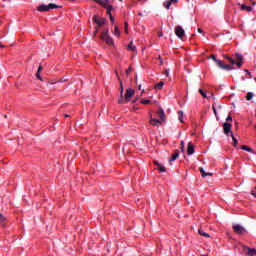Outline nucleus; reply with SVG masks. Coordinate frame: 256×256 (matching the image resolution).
Instances as JSON below:
<instances>
[{
  "label": "nucleus",
  "instance_id": "obj_1",
  "mask_svg": "<svg viewBox=\"0 0 256 256\" xmlns=\"http://www.w3.org/2000/svg\"><path fill=\"white\" fill-rule=\"evenodd\" d=\"M225 59H227V61H229L230 65H236L238 69H241V67H243V55L236 53L234 55V58H231L229 56H225Z\"/></svg>",
  "mask_w": 256,
  "mask_h": 256
},
{
  "label": "nucleus",
  "instance_id": "obj_2",
  "mask_svg": "<svg viewBox=\"0 0 256 256\" xmlns=\"http://www.w3.org/2000/svg\"><path fill=\"white\" fill-rule=\"evenodd\" d=\"M133 95H135V90H133L131 88L127 89L125 97L122 96L118 99L119 105H123L124 103H129L131 101V97H133Z\"/></svg>",
  "mask_w": 256,
  "mask_h": 256
},
{
  "label": "nucleus",
  "instance_id": "obj_3",
  "mask_svg": "<svg viewBox=\"0 0 256 256\" xmlns=\"http://www.w3.org/2000/svg\"><path fill=\"white\" fill-rule=\"evenodd\" d=\"M51 9H59V5L50 3L48 5L42 4L38 6L37 11L41 13H47V11H51Z\"/></svg>",
  "mask_w": 256,
  "mask_h": 256
},
{
  "label": "nucleus",
  "instance_id": "obj_4",
  "mask_svg": "<svg viewBox=\"0 0 256 256\" xmlns=\"http://www.w3.org/2000/svg\"><path fill=\"white\" fill-rule=\"evenodd\" d=\"M100 39L106 42V45H113V38L109 36V29L103 30Z\"/></svg>",
  "mask_w": 256,
  "mask_h": 256
},
{
  "label": "nucleus",
  "instance_id": "obj_5",
  "mask_svg": "<svg viewBox=\"0 0 256 256\" xmlns=\"http://www.w3.org/2000/svg\"><path fill=\"white\" fill-rule=\"evenodd\" d=\"M92 21H94V23H96V25H98V27H103V25H107V19L106 18H101L97 15H95L92 18Z\"/></svg>",
  "mask_w": 256,
  "mask_h": 256
},
{
  "label": "nucleus",
  "instance_id": "obj_6",
  "mask_svg": "<svg viewBox=\"0 0 256 256\" xmlns=\"http://www.w3.org/2000/svg\"><path fill=\"white\" fill-rule=\"evenodd\" d=\"M242 253L246 256H253V255H256V249L255 248H249L248 246L243 245L242 246Z\"/></svg>",
  "mask_w": 256,
  "mask_h": 256
},
{
  "label": "nucleus",
  "instance_id": "obj_7",
  "mask_svg": "<svg viewBox=\"0 0 256 256\" xmlns=\"http://www.w3.org/2000/svg\"><path fill=\"white\" fill-rule=\"evenodd\" d=\"M233 231L237 235H244V233H247V230L239 224H236V225L233 226Z\"/></svg>",
  "mask_w": 256,
  "mask_h": 256
},
{
  "label": "nucleus",
  "instance_id": "obj_8",
  "mask_svg": "<svg viewBox=\"0 0 256 256\" xmlns=\"http://www.w3.org/2000/svg\"><path fill=\"white\" fill-rule=\"evenodd\" d=\"M175 35L178 36V39L183 40V37H185V30L181 26H176L175 28Z\"/></svg>",
  "mask_w": 256,
  "mask_h": 256
},
{
  "label": "nucleus",
  "instance_id": "obj_9",
  "mask_svg": "<svg viewBox=\"0 0 256 256\" xmlns=\"http://www.w3.org/2000/svg\"><path fill=\"white\" fill-rule=\"evenodd\" d=\"M231 127H233V125H231V123H228V122L224 123L223 129H224L225 135H227V136L231 135V133H232Z\"/></svg>",
  "mask_w": 256,
  "mask_h": 256
},
{
  "label": "nucleus",
  "instance_id": "obj_10",
  "mask_svg": "<svg viewBox=\"0 0 256 256\" xmlns=\"http://www.w3.org/2000/svg\"><path fill=\"white\" fill-rule=\"evenodd\" d=\"M179 0H167L163 3L165 9H170L172 5H177Z\"/></svg>",
  "mask_w": 256,
  "mask_h": 256
},
{
  "label": "nucleus",
  "instance_id": "obj_11",
  "mask_svg": "<svg viewBox=\"0 0 256 256\" xmlns=\"http://www.w3.org/2000/svg\"><path fill=\"white\" fill-rule=\"evenodd\" d=\"M150 125H153L154 127H157V125H161V120H157L153 118V114L150 113Z\"/></svg>",
  "mask_w": 256,
  "mask_h": 256
},
{
  "label": "nucleus",
  "instance_id": "obj_12",
  "mask_svg": "<svg viewBox=\"0 0 256 256\" xmlns=\"http://www.w3.org/2000/svg\"><path fill=\"white\" fill-rule=\"evenodd\" d=\"M195 153V145H193V142H189L187 146V155H193Z\"/></svg>",
  "mask_w": 256,
  "mask_h": 256
},
{
  "label": "nucleus",
  "instance_id": "obj_13",
  "mask_svg": "<svg viewBox=\"0 0 256 256\" xmlns=\"http://www.w3.org/2000/svg\"><path fill=\"white\" fill-rule=\"evenodd\" d=\"M95 3H98V5H101V7H104L105 9H107V7H109V0H94Z\"/></svg>",
  "mask_w": 256,
  "mask_h": 256
},
{
  "label": "nucleus",
  "instance_id": "obj_14",
  "mask_svg": "<svg viewBox=\"0 0 256 256\" xmlns=\"http://www.w3.org/2000/svg\"><path fill=\"white\" fill-rule=\"evenodd\" d=\"M111 11H113V6H108L106 13L107 15H109L111 23H115V17H113V14H111Z\"/></svg>",
  "mask_w": 256,
  "mask_h": 256
},
{
  "label": "nucleus",
  "instance_id": "obj_15",
  "mask_svg": "<svg viewBox=\"0 0 256 256\" xmlns=\"http://www.w3.org/2000/svg\"><path fill=\"white\" fill-rule=\"evenodd\" d=\"M157 115L160 121H165V111H163V108H159V110L157 111Z\"/></svg>",
  "mask_w": 256,
  "mask_h": 256
},
{
  "label": "nucleus",
  "instance_id": "obj_16",
  "mask_svg": "<svg viewBox=\"0 0 256 256\" xmlns=\"http://www.w3.org/2000/svg\"><path fill=\"white\" fill-rule=\"evenodd\" d=\"M177 159H179V150H175L174 153L172 154L171 159H169L170 165H171V161H177Z\"/></svg>",
  "mask_w": 256,
  "mask_h": 256
},
{
  "label": "nucleus",
  "instance_id": "obj_17",
  "mask_svg": "<svg viewBox=\"0 0 256 256\" xmlns=\"http://www.w3.org/2000/svg\"><path fill=\"white\" fill-rule=\"evenodd\" d=\"M240 7H241V11H247L248 13H251V11H253V7L247 6L245 4L240 5Z\"/></svg>",
  "mask_w": 256,
  "mask_h": 256
},
{
  "label": "nucleus",
  "instance_id": "obj_18",
  "mask_svg": "<svg viewBox=\"0 0 256 256\" xmlns=\"http://www.w3.org/2000/svg\"><path fill=\"white\" fill-rule=\"evenodd\" d=\"M41 71H43V66H39L37 73H36V77L37 79H39L40 81H42L43 79L41 78Z\"/></svg>",
  "mask_w": 256,
  "mask_h": 256
},
{
  "label": "nucleus",
  "instance_id": "obj_19",
  "mask_svg": "<svg viewBox=\"0 0 256 256\" xmlns=\"http://www.w3.org/2000/svg\"><path fill=\"white\" fill-rule=\"evenodd\" d=\"M155 165L158 167L160 173H165V166L161 165L159 162H155Z\"/></svg>",
  "mask_w": 256,
  "mask_h": 256
},
{
  "label": "nucleus",
  "instance_id": "obj_20",
  "mask_svg": "<svg viewBox=\"0 0 256 256\" xmlns=\"http://www.w3.org/2000/svg\"><path fill=\"white\" fill-rule=\"evenodd\" d=\"M200 173L202 177H211V175H213V173H206L203 168H200Z\"/></svg>",
  "mask_w": 256,
  "mask_h": 256
},
{
  "label": "nucleus",
  "instance_id": "obj_21",
  "mask_svg": "<svg viewBox=\"0 0 256 256\" xmlns=\"http://www.w3.org/2000/svg\"><path fill=\"white\" fill-rule=\"evenodd\" d=\"M6 221H7V218L3 214H0V223H1L2 227H5Z\"/></svg>",
  "mask_w": 256,
  "mask_h": 256
},
{
  "label": "nucleus",
  "instance_id": "obj_22",
  "mask_svg": "<svg viewBox=\"0 0 256 256\" xmlns=\"http://www.w3.org/2000/svg\"><path fill=\"white\" fill-rule=\"evenodd\" d=\"M118 80L120 81V97H122L125 91V88H123V82L121 81V78L118 77Z\"/></svg>",
  "mask_w": 256,
  "mask_h": 256
},
{
  "label": "nucleus",
  "instance_id": "obj_23",
  "mask_svg": "<svg viewBox=\"0 0 256 256\" xmlns=\"http://www.w3.org/2000/svg\"><path fill=\"white\" fill-rule=\"evenodd\" d=\"M198 233H199V235H201L202 237H206V238H209V237H210V236H209V233L204 232L203 229H199V230H198Z\"/></svg>",
  "mask_w": 256,
  "mask_h": 256
},
{
  "label": "nucleus",
  "instance_id": "obj_24",
  "mask_svg": "<svg viewBox=\"0 0 256 256\" xmlns=\"http://www.w3.org/2000/svg\"><path fill=\"white\" fill-rule=\"evenodd\" d=\"M128 50L129 51H137V46L133 45V42H130V44L128 45Z\"/></svg>",
  "mask_w": 256,
  "mask_h": 256
},
{
  "label": "nucleus",
  "instance_id": "obj_25",
  "mask_svg": "<svg viewBox=\"0 0 256 256\" xmlns=\"http://www.w3.org/2000/svg\"><path fill=\"white\" fill-rule=\"evenodd\" d=\"M230 137H232L234 147H237V144L239 143V141H237V138H235V135H233V132H230Z\"/></svg>",
  "mask_w": 256,
  "mask_h": 256
},
{
  "label": "nucleus",
  "instance_id": "obj_26",
  "mask_svg": "<svg viewBox=\"0 0 256 256\" xmlns=\"http://www.w3.org/2000/svg\"><path fill=\"white\" fill-rule=\"evenodd\" d=\"M114 35L115 37H119V35H121V31H119V26H115Z\"/></svg>",
  "mask_w": 256,
  "mask_h": 256
},
{
  "label": "nucleus",
  "instance_id": "obj_27",
  "mask_svg": "<svg viewBox=\"0 0 256 256\" xmlns=\"http://www.w3.org/2000/svg\"><path fill=\"white\" fill-rule=\"evenodd\" d=\"M241 149L243 150V151H247L248 153H253V150L251 149V147H249V146H242L241 147Z\"/></svg>",
  "mask_w": 256,
  "mask_h": 256
},
{
  "label": "nucleus",
  "instance_id": "obj_28",
  "mask_svg": "<svg viewBox=\"0 0 256 256\" xmlns=\"http://www.w3.org/2000/svg\"><path fill=\"white\" fill-rule=\"evenodd\" d=\"M216 65H217V67H219L220 69H223V67L225 66V64H224L223 61H221V60H217V61H216Z\"/></svg>",
  "mask_w": 256,
  "mask_h": 256
},
{
  "label": "nucleus",
  "instance_id": "obj_29",
  "mask_svg": "<svg viewBox=\"0 0 256 256\" xmlns=\"http://www.w3.org/2000/svg\"><path fill=\"white\" fill-rule=\"evenodd\" d=\"M222 69H224L225 71H231L233 70V66L229 64H224V67Z\"/></svg>",
  "mask_w": 256,
  "mask_h": 256
},
{
  "label": "nucleus",
  "instance_id": "obj_30",
  "mask_svg": "<svg viewBox=\"0 0 256 256\" xmlns=\"http://www.w3.org/2000/svg\"><path fill=\"white\" fill-rule=\"evenodd\" d=\"M253 97H254L253 92H248L247 95H246V100L251 101V99H253Z\"/></svg>",
  "mask_w": 256,
  "mask_h": 256
},
{
  "label": "nucleus",
  "instance_id": "obj_31",
  "mask_svg": "<svg viewBox=\"0 0 256 256\" xmlns=\"http://www.w3.org/2000/svg\"><path fill=\"white\" fill-rule=\"evenodd\" d=\"M163 85H165V83L163 81H160L158 84L155 85V89H163Z\"/></svg>",
  "mask_w": 256,
  "mask_h": 256
},
{
  "label": "nucleus",
  "instance_id": "obj_32",
  "mask_svg": "<svg viewBox=\"0 0 256 256\" xmlns=\"http://www.w3.org/2000/svg\"><path fill=\"white\" fill-rule=\"evenodd\" d=\"M178 119H179L180 123H184V121H183V111H178Z\"/></svg>",
  "mask_w": 256,
  "mask_h": 256
},
{
  "label": "nucleus",
  "instance_id": "obj_33",
  "mask_svg": "<svg viewBox=\"0 0 256 256\" xmlns=\"http://www.w3.org/2000/svg\"><path fill=\"white\" fill-rule=\"evenodd\" d=\"M180 149H181L182 153L185 152V141H183V140L180 142Z\"/></svg>",
  "mask_w": 256,
  "mask_h": 256
},
{
  "label": "nucleus",
  "instance_id": "obj_34",
  "mask_svg": "<svg viewBox=\"0 0 256 256\" xmlns=\"http://www.w3.org/2000/svg\"><path fill=\"white\" fill-rule=\"evenodd\" d=\"M140 103H142V105H149L151 104V100L142 99Z\"/></svg>",
  "mask_w": 256,
  "mask_h": 256
},
{
  "label": "nucleus",
  "instance_id": "obj_35",
  "mask_svg": "<svg viewBox=\"0 0 256 256\" xmlns=\"http://www.w3.org/2000/svg\"><path fill=\"white\" fill-rule=\"evenodd\" d=\"M124 29H125V33H129V23L127 22L124 23Z\"/></svg>",
  "mask_w": 256,
  "mask_h": 256
},
{
  "label": "nucleus",
  "instance_id": "obj_36",
  "mask_svg": "<svg viewBox=\"0 0 256 256\" xmlns=\"http://www.w3.org/2000/svg\"><path fill=\"white\" fill-rule=\"evenodd\" d=\"M199 93L202 95V97L207 98V93H205L203 89H199Z\"/></svg>",
  "mask_w": 256,
  "mask_h": 256
},
{
  "label": "nucleus",
  "instance_id": "obj_37",
  "mask_svg": "<svg viewBox=\"0 0 256 256\" xmlns=\"http://www.w3.org/2000/svg\"><path fill=\"white\" fill-rule=\"evenodd\" d=\"M209 59H213V61L216 63V61H218L219 59H217V56H215V54H212Z\"/></svg>",
  "mask_w": 256,
  "mask_h": 256
},
{
  "label": "nucleus",
  "instance_id": "obj_38",
  "mask_svg": "<svg viewBox=\"0 0 256 256\" xmlns=\"http://www.w3.org/2000/svg\"><path fill=\"white\" fill-rule=\"evenodd\" d=\"M99 25H97V27L95 28V31H94V37H97V33L99 32Z\"/></svg>",
  "mask_w": 256,
  "mask_h": 256
},
{
  "label": "nucleus",
  "instance_id": "obj_39",
  "mask_svg": "<svg viewBox=\"0 0 256 256\" xmlns=\"http://www.w3.org/2000/svg\"><path fill=\"white\" fill-rule=\"evenodd\" d=\"M131 71H133V68H132V67H129V68L126 70V75H129V73H131Z\"/></svg>",
  "mask_w": 256,
  "mask_h": 256
},
{
  "label": "nucleus",
  "instance_id": "obj_40",
  "mask_svg": "<svg viewBox=\"0 0 256 256\" xmlns=\"http://www.w3.org/2000/svg\"><path fill=\"white\" fill-rule=\"evenodd\" d=\"M226 121H233V117L228 116V117L226 118Z\"/></svg>",
  "mask_w": 256,
  "mask_h": 256
},
{
  "label": "nucleus",
  "instance_id": "obj_41",
  "mask_svg": "<svg viewBox=\"0 0 256 256\" xmlns=\"http://www.w3.org/2000/svg\"><path fill=\"white\" fill-rule=\"evenodd\" d=\"M214 114L217 115V108H215V106L212 107Z\"/></svg>",
  "mask_w": 256,
  "mask_h": 256
},
{
  "label": "nucleus",
  "instance_id": "obj_42",
  "mask_svg": "<svg viewBox=\"0 0 256 256\" xmlns=\"http://www.w3.org/2000/svg\"><path fill=\"white\" fill-rule=\"evenodd\" d=\"M251 195H253V197L256 198V192H255V190H252V191H251Z\"/></svg>",
  "mask_w": 256,
  "mask_h": 256
},
{
  "label": "nucleus",
  "instance_id": "obj_43",
  "mask_svg": "<svg viewBox=\"0 0 256 256\" xmlns=\"http://www.w3.org/2000/svg\"><path fill=\"white\" fill-rule=\"evenodd\" d=\"M166 77H169V70H165Z\"/></svg>",
  "mask_w": 256,
  "mask_h": 256
},
{
  "label": "nucleus",
  "instance_id": "obj_44",
  "mask_svg": "<svg viewBox=\"0 0 256 256\" xmlns=\"http://www.w3.org/2000/svg\"><path fill=\"white\" fill-rule=\"evenodd\" d=\"M198 33H203V29L198 28Z\"/></svg>",
  "mask_w": 256,
  "mask_h": 256
},
{
  "label": "nucleus",
  "instance_id": "obj_45",
  "mask_svg": "<svg viewBox=\"0 0 256 256\" xmlns=\"http://www.w3.org/2000/svg\"><path fill=\"white\" fill-rule=\"evenodd\" d=\"M158 37H163V32H160V33L158 34Z\"/></svg>",
  "mask_w": 256,
  "mask_h": 256
},
{
  "label": "nucleus",
  "instance_id": "obj_46",
  "mask_svg": "<svg viewBox=\"0 0 256 256\" xmlns=\"http://www.w3.org/2000/svg\"><path fill=\"white\" fill-rule=\"evenodd\" d=\"M245 73H247L248 75H251V73L249 72V70H245Z\"/></svg>",
  "mask_w": 256,
  "mask_h": 256
},
{
  "label": "nucleus",
  "instance_id": "obj_47",
  "mask_svg": "<svg viewBox=\"0 0 256 256\" xmlns=\"http://www.w3.org/2000/svg\"><path fill=\"white\" fill-rule=\"evenodd\" d=\"M132 103H133V104L137 103V99L133 100Z\"/></svg>",
  "mask_w": 256,
  "mask_h": 256
},
{
  "label": "nucleus",
  "instance_id": "obj_48",
  "mask_svg": "<svg viewBox=\"0 0 256 256\" xmlns=\"http://www.w3.org/2000/svg\"><path fill=\"white\" fill-rule=\"evenodd\" d=\"M139 91H141V85L138 86Z\"/></svg>",
  "mask_w": 256,
  "mask_h": 256
},
{
  "label": "nucleus",
  "instance_id": "obj_49",
  "mask_svg": "<svg viewBox=\"0 0 256 256\" xmlns=\"http://www.w3.org/2000/svg\"><path fill=\"white\" fill-rule=\"evenodd\" d=\"M252 5H256V2H255V1H253V2H252Z\"/></svg>",
  "mask_w": 256,
  "mask_h": 256
},
{
  "label": "nucleus",
  "instance_id": "obj_50",
  "mask_svg": "<svg viewBox=\"0 0 256 256\" xmlns=\"http://www.w3.org/2000/svg\"><path fill=\"white\" fill-rule=\"evenodd\" d=\"M65 117H69V115L66 114Z\"/></svg>",
  "mask_w": 256,
  "mask_h": 256
},
{
  "label": "nucleus",
  "instance_id": "obj_51",
  "mask_svg": "<svg viewBox=\"0 0 256 256\" xmlns=\"http://www.w3.org/2000/svg\"><path fill=\"white\" fill-rule=\"evenodd\" d=\"M255 189H256V186H255Z\"/></svg>",
  "mask_w": 256,
  "mask_h": 256
}]
</instances>
